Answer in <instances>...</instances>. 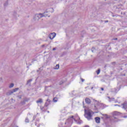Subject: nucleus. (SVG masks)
I'll return each mask as SVG.
<instances>
[{
    "mask_svg": "<svg viewBox=\"0 0 127 127\" xmlns=\"http://www.w3.org/2000/svg\"><path fill=\"white\" fill-rule=\"evenodd\" d=\"M18 91V88L14 89L12 91L10 92L9 95H11V94H13L15 92Z\"/></svg>",
    "mask_w": 127,
    "mask_h": 127,
    "instance_id": "obj_5",
    "label": "nucleus"
},
{
    "mask_svg": "<svg viewBox=\"0 0 127 127\" xmlns=\"http://www.w3.org/2000/svg\"><path fill=\"white\" fill-rule=\"evenodd\" d=\"M54 102L56 103L58 101V98L55 97L53 99Z\"/></svg>",
    "mask_w": 127,
    "mask_h": 127,
    "instance_id": "obj_13",
    "label": "nucleus"
},
{
    "mask_svg": "<svg viewBox=\"0 0 127 127\" xmlns=\"http://www.w3.org/2000/svg\"><path fill=\"white\" fill-rule=\"evenodd\" d=\"M123 118H124L125 119L127 118V116H124Z\"/></svg>",
    "mask_w": 127,
    "mask_h": 127,
    "instance_id": "obj_22",
    "label": "nucleus"
},
{
    "mask_svg": "<svg viewBox=\"0 0 127 127\" xmlns=\"http://www.w3.org/2000/svg\"><path fill=\"white\" fill-rule=\"evenodd\" d=\"M53 51L56 50V48H54L53 49Z\"/></svg>",
    "mask_w": 127,
    "mask_h": 127,
    "instance_id": "obj_20",
    "label": "nucleus"
},
{
    "mask_svg": "<svg viewBox=\"0 0 127 127\" xmlns=\"http://www.w3.org/2000/svg\"><path fill=\"white\" fill-rule=\"evenodd\" d=\"M32 81V79H29V80H28L27 81V83L28 84V83H30V82H31Z\"/></svg>",
    "mask_w": 127,
    "mask_h": 127,
    "instance_id": "obj_18",
    "label": "nucleus"
},
{
    "mask_svg": "<svg viewBox=\"0 0 127 127\" xmlns=\"http://www.w3.org/2000/svg\"><path fill=\"white\" fill-rule=\"evenodd\" d=\"M25 123H29V120H28V119L26 118L25 119Z\"/></svg>",
    "mask_w": 127,
    "mask_h": 127,
    "instance_id": "obj_17",
    "label": "nucleus"
},
{
    "mask_svg": "<svg viewBox=\"0 0 127 127\" xmlns=\"http://www.w3.org/2000/svg\"><path fill=\"white\" fill-rule=\"evenodd\" d=\"M48 113H49V111H48Z\"/></svg>",
    "mask_w": 127,
    "mask_h": 127,
    "instance_id": "obj_30",
    "label": "nucleus"
},
{
    "mask_svg": "<svg viewBox=\"0 0 127 127\" xmlns=\"http://www.w3.org/2000/svg\"><path fill=\"white\" fill-rule=\"evenodd\" d=\"M51 102V101L50 100V99H48L47 100V101L46 102L45 104V107H48V106H49V105H50V102Z\"/></svg>",
    "mask_w": 127,
    "mask_h": 127,
    "instance_id": "obj_4",
    "label": "nucleus"
},
{
    "mask_svg": "<svg viewBox=\"0 0 127 127\" xmlns=\"http://www.w3.org/2000/svg\"><path fill=\"white\" fill-rule=\"evenodd\" d=\"M115 16L114 15H113V17H114Z\"/></svg>",
    "mask_w": 127,
    "mask_h": 127,
    "instance_id": "obj_29",
    "label": "nucleus"
},
{
    "mask_svg": "<svg viewBox=\"0 0 127 127\" xmlns=\"http://www.w3.org/2000/svg\"><path fill=\"white\" fill-rule=\"evenodd\" d=\"M71 119H73L74 121H76V119H79V117H78V115H76L74 116H74H72L71 117H70Z\"/></svg>",
    "mask_w": 127,
    "mask_h": 127,
    "instance_id": "obj_8",
    "label": "nucleus"
},
{
    "mask_svg": "<svg viewBox=\"0 0 127 127\" xmlns=\"http://www.w3.org/2000/svg\"><path fill=\"white\" fill-rule=\"evenodd\" d=\"M14 86V84L13 83H11L10 85L9 86V88H12Z\"/></svg>",
    "mask_w": 127,
    "mask_h": 127,
    "instance_id": "obj_15",
    "label": "nucleus"
},
{
    "mask_svg": "<svg viewBox=\"0 0 127 127\" xmlns=\"http://www.w3.org/2000/svg\"><path fill=\"white\" fill-rule=\"evenodd\" d=\"M114 106H115V107H116V106H120V105H115Z\"/></svg>",
    "mask_w": 127,
    "mask_h": 127,
    "instance_id": "obj_25",
    "label": "nucleus"
},
{
    "mask_svg": "<svg viewBox=\"0 0 127 127\" xmlns=\"http://www.w3.org/2000/svg\"><path fill=\"white\" fill-rule=\"evenodd\" d=\"M53 10V8H50V10Z\"/></svg>",
    "mask_w": 127,
    "mask_h": 127,
    "instance_id": "obj_21",
    "label": "nucleus"
},
{
    "mask_svg": "<svg viewBox=\"0 0 127 127\" xmlns=\"http://www.w3.org/2000/svg\"><path fill=\"white\" fill-rule=\"evenodd\" d=\"M48 16V12L46 11L43 13L36 14L34 17V20H39L41 17H46Z\"/></svg>",
    "mask_w": 127,
    "mask_h": 127,
    "instance_id": "obj_1",
    "label": "nucleus"
},
{
    "mask_svg": "<svg viewBox=\"0 0 127 127\" xmlns=\"http://www.w3.org/2000/svg\"><path fill=\"white\" fill-rule=\"evenodd\" d=\"M55 36H56V33H52L50 34L49 35V38H50L52 40L55 37Z\"/></svg>",
    "mask_w": 127,
    "mask_h": 127,
    "instance_id": "obj_3",
    "label": "nucleus"
},
{
    "mask_svg": "<svg viewBox=\"0 0 127 127\" xmlns=\"http://www.w3.org/2000/svg\"><path fill=\"white\" fill-rule=\"evenodd\" d=\"M123 109H127V103H124L123 105Z\"/></svg>",
    "mask_w": 127,
    "mask_h": 127,
    "instance_id": "obj_9",
    "label": "nucleus"
},
{
    "mask_svg": "<svg viewBox=\"0 0 127 127\" xmlns=\"http://www.w3.org/2000/svg\"><path fill=\"white\" fill-rule=\"evenodd\" d=\"M85 118H86V119H87L88 121H91V120H93V119L92 118V117H93V115H94V113L93 112V111L90 110L87 111L85 110Z\"/></svg>",
    "mask_w": 127,
    "mask_h": 127,
    "instance_id": "obj_2",
    "label": "nucleus"
},
{
    "mask_svg": "<svg viewBox=\"0 0 127 127\" xmlns=\"http://www.w3.org/2000/svg\"><path fill=\"white\" fill-rule=\"evenodd\" d=\"M105 22H106V23H107V22H109V21L106 20V21H105Z\"/></svg>",
    "mask_w": 127,
    "mask_h": 127,
    "instance_id": "obj_24",
    "label": "nucleus"
},
{
    "mask_svg": "<svg viewBox=\"0 0 127 127\" xmlns=\"http://www.w3.org/2000/svg\"><path fill=\"white\" fill-rule=\"evenodd\" d=\"M100 117H96V118H95V122H96V123H97V124H100Z\"/></svg>",
    "mask_w": 127,
    "mask_h": 127,
    "instance_id": "obj_7",
    "label": "nucleus"
},
{
    "mask_svg": "<svg viewBox=\"0 0 127 127\" xmlns=\"http://www.w3.org/2000/svg\"><path fill=\"white\" fill-rule=\"evenodd\" d=\"M102 116H103V119H108V118H109L107 114H102Z\"/></svg>",
    "mask_w": 127,
    "mask_h": 127,
    "instance_id": "obj_12",
    "label": "nucleus"
},
{
    "mask_svg": "<svg viewBox=\"0 0 127 127\" xmlns=\"http://www.w3.org/2000/svg\"><path fill=\"white\" fill-rule=\"evenodd\" d=\"M92 52H94V51L93 50H91Z\"/></svg>",
    "mask_w": 127,
    "mask_h": 127,
    "instance_id": "obj_28",
    "label": "nucleus"
},
{
    "mask_svg": "<svg viewBox=\"0 0 127 127\" xmlns=\"http://www.w3.org/2000/svg\"><path fill=\"white\" fill-rule=\"evenodd\" d=\"M54 69L58 70V69H59V64H57Z\"/></svg>",
    "mask_w": 127,
    "mask_h": 127,
    "instance_id": "obj_14",
    "label": "nucleus"
},
{
    "mask_svg": "<svg viewBox=\"0 0 127 127\" xmlns=\"http://www.w3.org/2000/svg\"><path fill=\"white\" fill-rule=\"evenodd\" d=\"M118 40V39L117 38H115V39H114V40Z\"/></svg>",
    "mask_w": 127,
    "mask_h": 127,
    "instance_id": "obj_26",
    "label": "nucleus"
},
{
    "mask_svg": "<svg viewBox=\"0 0 127 127\" xmlns=\"http://www.w3.org/2000/svg\"><path fill=\"white\" fill-rule=\"evenodd\" d=\"M36 103H37V104H39V103L41 104V103H43V100H42V99L40 98V99H39L38 100L36 101Z\"/></svg>",
    "mask_w": 127,
    "mask_h": 127,
    "instance_id": "obj_6",
    "label": "nucleus"
},
{
    "mask_svg": "<svg viewBox=\"0 0 127 127\" xmlns=\"http://www.w3.org/2000/svg\"><path fill=\"white\" fill-rule=\"evenodd\" d=\"M119 115H120V113H119L117 111H115L113 113V115L114 116H119Z\"/></svg>",
    "mask_w": 127,
    "mask_h": 127,
    "instance_id": "obj_11",
    "label": "nucleus"
},
{
    "mask_svg": "<svg viewBox=\"0 0 127 127\" xmlns=\"http://www.w3.org/2000/svg\"><path fill=\"white\" fill-rule=\"evenodd\" d=\"M85 127H89V126H85Z\"/></svg>",
    "mask_w": 127,
    "mask_h": 127,
    "instance_id": "obj_27",
    "label": "nucleus"
},
{
    "mask_svg": "<svg viewBox=\"0 0 127 127\" xmlns=\"http://www.w3.org/2000/svg\"><path fill=\"white\" fill-rule=\"evenodd\" d=\"M81 80L82 82H84V81H85V80H84L83 78H81Z\"/></svg>",
    "mask_w": 127,
    "mask_h": 127,
    "instance_id": "obj_19",
    "label": "nucleus"
},
{
    "mask_svg": "<svg viewBox=\"0 0 127 127\" xmlns=\"http://www.w3.org/2000/svg\"><path fill=\"white\" fill-rule=\"evenodd\" d=\"M85 102L87 104H90L91 100L89 98H86L85 99Z\"/></svg>",
    "mask_w": 127,
    "mask_h": 127,
    "instance_id": "obj_10",
    "label": "nucleus"
},
{
    "mask_svg": "<svg viewBox=\"0 0 127 127\" xmlns=\"http://www.w3.org/2000/svg\"><path fill=\"white\" fill-rule=\"evenodd\" d=\"M101 72V69H98L97 71H96V73L97 74V75H99V74H100V72Z\"/></svg>",
    "mask_w": 127,
    "mask_h": 127,
    "instance_id": "obj_16",
    "label": "nucleus"
},
{
    "mask_svg": "<svg viewBox=\"0 0 127 127\" xmlns=\"http://www.w3.org/2000/svg\"><path fill=\"white\" fill-rule=\"evenodd\" d=\"M102 91H104V88H101Z\"/></svg>",
    "mask_w": 127,
    "mask_h": 127,
    "instance_id": "obj_23",
    "label": "nucleus"
}]
</instances>
